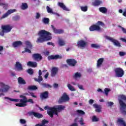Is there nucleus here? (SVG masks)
Masks as SVG:
<instances>
[{"label":"nucleus","instance_id":"obj_56","mask_svg":"<svg viewBox=\"0 0 126 126\" xmlns=\"http://www.w3.org/2000/svg\"><path fill=\"white\" fill-rule=\"evenodd\" d=\"M30 95L33 98H37V96L35 95L34 93H30Z\"/></svg>","mask_w":126,"mask_h":126},{"label":"nucleus","instance_id":"obj_26","mask_svg":"<svg viewBox=\"0 0 126 126\" xmlns=\"http://www.w3.org/2000/svg\"><path fill=\"white\" fill-rule=\"evenodd\" d=\"M18 82L19 84H21L22 85H25V84H26V81L25 80L23 79V78L20 77L18 78Z\"/></svg>","mask_w":126,"mask_h":126},{"label":"nucleus","instance_id":"obj_12","mask_svg":"<svg viewBox=\"0 0 126 126\" xmlns=\"http://www.w3.org/2000/svg\"><path fill=\"white\" fill-rule=\"evenodd\" d=\"M77 46L79 48H85L87 46V42L83 40H80L77 42Z\"/></svg>","mask_w":126,"mask_h":126},{"label":"nucleus","instance_id":"obj_27","mask_svg":"<svg viewBox=\"0 0 126 126\" xmlns=\"http://www.w3.org/2000/svg\"><path fill=\"white\" fill-rule=\"evenodd\" d=\"M8 89H9V86L8 85H3L0 90L1 92H7V91H8Z\"/></svg>","mask_w":126,"mask_h":126},{"label":"nucleus","instance_id":"obj_6","mask_svg":"<svg viewBox=\"0 0 126 126\" xmlns=\"http://www.w3.org/2000/svg\"><path fill=\"white\" fill-rule=\"evenodd\" d=\"M105 38L106 39H107V40H109V41L112 42L114 44V46H116V47H118L119 48H120V47H122V46L121 45V43L117 40H116L114 38L108 36H105Z\"/></svg>","mask_w":126,"mask_h":126},{"label":"nucleus","instance_id":"obj_51","mask_svg":"<svg viewBox=\"0 0 126 126\" xmlns=\"http://www.w3.org/2000/svg\"><path fill=\"white\" fill-rule=\"evenodd\" d=\"M99 119L95 116H94L93 117V122H98Z\"/></svg>","mask_w":126,"mask_h":126},{"label":"nucleus","instance_id":"obj_20","mask_svg":"<svg viewBox=\"0 0 126 126\" xmlns=\"http://www.w3.org/2000/svg\"><path fill=\"white\" fill-rule=\"evenodd\" d=\"M117 123L119 124V126H126V123L125 120H124V118H118Z\"/></svg>","mask_w":126,"mask_h":126},{"label":"nucleus","instance_id":"obj_1","mask_svg":"<svg viewBox=\"0 0 126 126\" xmlns=\"http://www.w3.org/2000/svg\"><path fill=\"white\" fill-rule=\"evenodd\" d=\"M38 35L39 37L36 41L37 44L44 43V42H47V41H50V40L53 39L52 33L45 30H42L38 32Z\"/></svg>","mask_w":126,"mask_h":126},{"label":"nucleus","instance_id":"obj_34","mask_svg":"<svg viewBox=\"0 0 126 126\" xmlns=\"http://www.w3.org/2000/svg\"><path fill=\"white\" fill-rule=\"evenodd\" d=\"M21 8L23 10H25V9H27L28 8V4L27 3H22L21 6Z\"/></svg>","mask_w":126,"mask_h":126},{"label":"nucleus","instance_id":"obj_47","mask_svg":"<svg viewBox=\"0 0 126 126\" xmlns=\"http://www.w3.org/2000/svg\"><path fill=\"white\" fill-rule=\"evenodd\" d=\"M74 77L75 78H78L79 77H81V74L78 72H76L74 75Z\"/></svg>","mask_w":126,"mask_h":126},{"label":"nucleus","instance_id":"obj_14","mask_svg":"<svg viewBox=\"0 0 126 126\" xmlns=\"http://www.w3.org/2000/svg\"><path fill=\"white\" fill-rule=\"evenodd\" d=\"M59 72V68L56 67H53L51 70V76L52 77H55L57 75L58 72Z\"/></svg>","mask_w":126,"mask_h":126},{"label":"nucleus","instance_id":"obj_18","mask_svg":"<svg viewBox=\"0 0 126 126\" xmlns=\"http://www.w3.org/2000/svg\"><path fill=\"white\" fill-rule=\"evenodd\" d=\"M51 27L53 29V31L54 33H55V34H63V30H58L55 28L54 25H52Z\"/></svg>","mask_w":126,"mask_h":126},{"label":"nucleus","instance_id":"obj_60","mask_svg":"<svg viewBox=\"0 0 126 126\" xmlns=\"http://www.w3.org/2000/svg\"><path fill=\"white\" fill-rule=\"evenodd\" d=\"M122 114L124 115V116H126V110L125 109H123L122 112H121Z\"/></svg>","mask_w":126,"mask_h":126},{"label":"nucleus","instance_id":"obj_55","mask_svg":"<svg viewBox=\"0 0 126 126\" xmlns=\"http://www.w3.org/2000/svg\"><path fill=\"white\" fill-rule=\"evenodd\" d=\"M78 87L81 90H84V89L83 88V86L78 84Z\"/></svg>","mask_w":126,"mask_h":126},{"label":"nucleus","instance_id":"obj_39","mask_svg":"<svg viewBox=\"0 0 126 126\" xmlns=\"http://www.w3.org/2000/svg\"><path fill=\"white\" fill-rule=\"evenodd\" d=\"M80 9L81 10H82V11H83L84 12H86V11H87V10H88V6H81L80 7Z\"/></svg>","mask_w":126,"mask_h":126},{"label":"nucleus","instance_id":"obj_21","mask_svg":"<svg viewBox=\"0 0 126 126\" xmlns=\"http://www.w3.org/2000/svg\"><path fill=\"white\" fill-rule=\"evenodd\" d=\"M15 66L18 71H22V70H23L22 64L19 62H16Z\"/></svg>","mask_w":126,"mask_h":126},{"label":"nucleus","instance_id":"obj_41","mask_svg":"<svg viewBox=\"0 0 126 126\" xmlns=\"http://www.w3.org/2000/svg\"><path fill=\"white\" fill-rule=\"evenodd\" d=\"M42 22L44 24H48L50 22V19L48 18H44L42 19Z\"/></svg>","mask_w":126,"mask_h":126},{"label":"nucleus","instance_id":"obj_25","mask_svg":"<svg viewBox=\"0 0 126 126\" xmlns=\"http://www.w3.org/2000/svg\"><path fill=\"white\" fill-rule=\"evenodd\" d=\"M21 45H22V42L21 41H15L12 44V46L14 48H17V47H19Z\"/></svg>","mask_w":126,"mask_h":126},{"label":"nucleus","instance_id":"obj_11","mask_svg":"<svg viewBox=\"0 0 126 126\" xmlns=\"http://www.w3.org/2000/svg\"><path fill=\"white\" fill-rule=\"evenodd\" d=\"M115 73L117 77H123L124 74V70L121 68H117L115 69Z\"/></svg>","mask_w":126,"mask_h":126},{"label":"nucleus","instance_id":"obj_53","mask_svg":"<svg viewBox=\"0 0 126 126\" xmlns=\"http://www.w3.org/2000/svg\"><path fill=\"white\" fill-rule=\"evenodd\" d=\"M20 123L22 125H24L26 124V121L24 119H20Z\"/></svg>","mask_w":126,"mask_h":126},{"label":"nucleus","instance_id":"obj_3","mask_svg":"<svg viewBox=\"0 0 126 126\" xmlns=\"http://www.w3.org/2000/svg\"><path fill=\"white\" fill-rule=\"evenodd\" d=\"M100 26H105V24L101 21H98L96 25H93L89 28L90 31H100L101 30Z\"/></svg>","mask_w":126,"mask_h":126},{"label":"nucleus","instance_id":"obj_19","mask_svg":"<svg viewBox=\"0 0 126 126\" xmlns=\"http://www.w3.org/2000/svg\"><path fill=\"white\" fill-rule=\"evenodd\" d=\"M48 60H58V59H59L60 60L63 59V57L62 56H60L59 55H51L48 56Z\"/></svg>","mask_w":126,"mask_h":126},{"label":"nucleus","instance_id":"obj_36","mask_svg":"<svg viewBox=\"0 0 126 126\" xmlns=\"http://www.w3.org/2000/svg\"><path fill=\"white\" fill-rule=\"evenodd\" d=\"M21 17L20 16L17 15L15 16H13L12 18L13 21H19L20 20Z\"/></svg>","mask_w":126,"mask_h":126},{"label":"nucleus","instance_id":"obj_24","mask_svg":"<svg viewBox=\"0 0 126 126\" xmlns=\"http://www.w3.org/2000/svg\"><path fill=\"white\" fill-rule=\"evenodd\" d=\"M103 63H104V59L103 58H99L97 61V67H100V66H102V64H103Z\"/></svg>","mask_w":126,"mask_h":126},{"label":"nucleus","instance_id":"obj_13","mask_svg":"<svg viewBox=\"0 0 126 126\" xmlns=\"http://www.w3.org/2000/svg\"><path fill=\"white\" fill-rule=\"evenodd\" d=\"M29 114L30 116H34L35 118H37V119H42V118H43V115L34 111L29 112Z\"/></svg>","mask_w":126,"mask_h":126},{"label":"nucleus","instance_id":"obj_7","mask_svg":"<svg viewBox=\"0 0 126 126\" xmlns=\"http://www.w3.org/2000/svg\"><path fill=\"white\" fill-rule=\"evenodd\" d=\"M69 101V97L66 94V93H64L62 97L59 99V103H63V102H67Z\"/></svg>","mask_w":126,"mask_h":126},{"label":"nucleus","instance_id":"obj_62","mask_svg":"<svg viewBox=\"0 0 126 126\" xmlns=\"http://www.w3.org/2000/svg\"><path fill=\"white\" fill-rule=\"evenodd\" d=\"M44 55H45V56H49V55H50V52L48 51H45L44 52Z\"/></svg>","mask_w":126,"mask_h":126},{"label":"nucleus","instance_id":"obj_32","mask_svg":"<svg viewBox=\"0 0 126 126\" xmlns=\"http://www.w3.org/2000/svg\"><path fill=\"white\" fill-rule=\"evenodd\" d=\"M102 3V1L99 0H95L94 2H93V5L94 6H98Z\"/></svg>","mask_w":126,"mask_h":126},{"label":"nucleus","instance_id":"obj_8","mask_svg":"<svg viewBox=\"0 0 126 126\" xmlns=\"http://www.w3.org/2000/svg\"><path fill=\"white\" fill-rule=\"evenodd\" d=\"M66 62L69 66H75L77 63V61L74 59H67Z\"/></svg>","mask_w":126,"mask_h":126},{"label":"nucleus","instance_id":"obj_45","mask_svg":"<svg viewBox=\"0 0 126 126\" xmlns=\"http://www.w3.org/2000/svg\"><path fill=\"white\" fill-rule=\"evenodd\" d=\"M59 44L61 46H64L65 45V43H64V41L62 39H60L59 40Z\"/></svg>","mask_w":126,"mask_h":126},{"label":"nucleus","instance_id":"obj_52","mask_svg":"<svg viewBox=\"0 0 126 126\" xmlns=\"http://www.w3.org/2000/svg\"><path fill=\"white\" fill-rule=\"evenodd\" d=\"M31 103V104H34V101L32 98H30L27 100V103Z\"/></svg>","mask_w":126,"mask_h":126},{"label":"nucleus","instance_id":"obj_46","mask_svg":"<svg viewBox=\"0 0 126 126\" xmlns=\"http://www.w3.org/2000/svg\"><path fill=\"white\" fill-rule=\"evenodd\" d=\"M27 72L31 75H32L34 73V70L32 68H30L28 69Z\"/></svg>","mask_w":126,"mask_h":126},{"label":"nucleus","instance_id":"obj_2","mask_svg":"<svg viewBox=\"0 0 126 126\" xmlns=\"http://www.w3.org/2000/svg\"><path fill=\"white\" fill-rule=\"evenodd\" d=\"M65 107L63 105H57L52 107H49L48 106L44 107L45 110H47V113L49 115L50 118H54V115H56L57 117H59V113L63 110H64Z\"/></svg>","mask_w":126,"mask_h":126},{"label":"nucleus","instance_id":"obj_57","mask_svg":"<svg viewBox=\"0 0 126 126\" xmlns=\"http://www.w3.org/2000/svg\"><path fill=\"white\" fill-rule=\"evenodd\" d=\"M40 16H41V15H40V13H36V15L35 17L36 19H39L40 18Z\"/></svg>","mask_w":126,"mask_h":126},{"label":"nucleus","instance_id":"obj_37","mask_svg":"<svg viewBox=\"0 0 126 126\" xmlns=\"http://www.w3.org/2000/svg\"><path fill=\"white\" fill-rule=\"evenodd\" d=\"M38 87L36 86H29L28 87V90H37Z\"/></svg>","mask_w":126,"mask_h":126},{"label":"nucleus","instance_id":"obj_59","mask_svg":"<svg viewBox=\"0 0 126 126\" xmlns=\"http://www.w3.org/2000/svg\"><path fill=\"white\" fill-rule=\"evenodd\" d=\"M107 104L109 107H111V106H113V105H114V103L112 101L107 102Z\"/></svg>","mask_w":126,"mask_h":126},{"label":"nucleus","instance_id":"obj_54","mask_svg":"<svg viewBox=\"0 0 126 126\" xmlns=\"http://www.w3.org/2000/svg\"><path fill=\"white\" fill-rule=\"evenodd\" d=\"M119 55H120V57H124V56H126V52H120Z\"/></svg>","mask_w":126,"mask_h":126},{"label":"nucleus","instance_id":"obj_64","mask_svg":"<svg viewBox=\"0 0 126 126\" xmlns=\"http://www.w3.org/2000/svg\"><path fill=\"white\" fill-rule=\"evenodd\" d=\"M122 30L125 34H126V30L124 28H122Z\"/></svg>","mask_w":126,"mask_h":126},{"label":"nucleus","instance_id":"obj_63","mask_svg":"<svg viewBox=\"0 0 126 126\" xmlns=\"http://www.w3.org/2000/svg\"><path fill=\"white\" fill-rule=\"evenodd\" d=\"M15 75H16V74H15V72H12L11 73V76H12L13 77H14L15 76Z\"/></svg>","mask_w":126,"mask_h":126},{"label":"nucleus","instance_id":"obj_38","mask_svg":"<svg viewBox=\"0 0 126 126\" xmlns=\"http://www.w3.org/2000/svg\"><path fill=\"white\" fill-rule=\"evenodd\" d=\"M4 99H7L8 100H10L11 102H19V99H15V98H11L8 97H5Z\"/></svg>","mask_w":126,"mask_h":126},{"label":"nucleus","instance_id":"obj_15","mask_svg":"<svg viewBox=\"0 0 126 126\" xmlns=\"http://www.w3.org/2000/svg\"><path fill=\"white\" fill-rule=\"evenodd\" d=\"M19 103H16L15 105L17 107H25L27 106L26 104L27 101L23 99H19Z\"/></svg>","mask_w":126,"mask_h":126},{"label":"nucleus","instance_id":"obj_58","mask_svg":"<svg viewBox=\"0 0 126 126\" xmlns=\"http://www.w3.org/2000/svg\"><path fill=\"white\" fill-rule=\"evenodd\" d=\"M47 45H48V46H53V47H54L55 46V44H54V43L53 42H47Z\"/></svg>","mask_w":126,"mask_h":126},{"label":"nucleus","instance_id":"obj_42","mask_svg":"<svg viewBox=\"0 0 126 126\" xmlns=\"http://www.w3.org/2000/svg\"><path fill=\"white\" fill-rule=\"evenodd\" d=\"M111 91V90L109 88H106L104 89V94L106 95V96H108L109 95V92Z\"/></svg>","mask_w":126,"mask_h":126},{"label":"nucleus","instance_id":"obj_28","mask_svg":"<svg viewBox=\"0 0 126 126\" xmlns=\"http://www.w3.org/2000/svg\"><path fill=\"white\" fill-rule=\"evenodd\" d=\"M46 124H49V121L44 119L42 121L41 124H36L35 126H48L45 125Z\"/></svg>","mask_w":126,"mask_h":126},{"label":"nucleus","instance_id":"obj_50","mask_svg":"<svg viewBox=\"0 0 126 126\" xmlns=\"http://www.w3.org/2000/svg\"><path fill=\"white\" fill-rule=\"evenodd\" d=\"M120 98H121V99H122V100H123L124 101H126V95H125L124 94H122L121 95H120Z\"/></svg>","mask_w":126,"mask_h":126},{"label":"nucleus","instance_id":"obj_61","mask_svg":"<svg viewBox=\"0 0 126 126\" xmlns=\"http://www.w3.org/2000/svg\"><path fill=\"white\" fill-rule=\"evenodd\" d=\"M89 104H90V105H92V104H93V103H94V100L91 99L89 100Z\"/></svg>","mask_w":126,"mask_h":126},{"label":"nucleus","instance_id":"obj_40","mask_svg":"<svg viewBox=\"0 0 126 126\" xmlns=\"http://www.w3.org/2000/svg\"><path fill=\"white\" fill-rule=\"evenodd\" d=\"M46 10H47V11L48 13H52V14H55V12H54L53 11V9H52V8H51L50 7H49V6H46Z\"/></svg>","mask_w":126,"mask_h":126},{"label":"nucleus","instance_id":"obj_49","mask_svg":"<svg viewBox=\"0 0 126 126\" xmlns=\"http://www.w3.org/2000/svg\"><path fill=\"white\" fill-rule=\"evenodd\" d=\"M79 123L81 126H83L84 125V120H83V118H81Z\"/></svg>","mask_w":126,"mask_h":126},{"label":"nucleus","instance_id":"obj_43","mask_svg":"<svg viewBox=\"0 0 126 126\" xmlns=\"http://www.w3.org/2000/svg\"><path fill=\"white\" fill-rule=\"evenodd\" d=\"M67 87H68V89L69 90H70V91H75V89H74V88L72 86H71V85H70L69 84H68Z\"/></svg>","mask_w":126,"mask_h":126},{"label":"nucleus","instance_id":"obj_17","mask_svg":"<svg viewBox=\"0 0 126 126\" xmlns=\"http://www.w3.org/2000/svg\"><path fill=\"white\" fill-rule=\"evenodd\" d=\"M49 98V92L45 91L42 93L40 94V99L41 100H44V99H48Z\"/></svg>","mask_w":126,"mask_h":126},{"label":"nucleus","instance_id":"obj_31","mask_svg":"<svg viewBox=\"0 0 126 126\" xmlns=\"http://www.w3.org/2000/svg\"><path fill=\"white\" fill-rule=\"evenodd\" d=\"M119 104L120 106L122 107V109L126 108V104L124 102V101L122 99L119 100Z\"/></svg>","mask_w":126,"mask_h":126},{"label":"nucleus","instance_id":"obj_10","mask_svg":"<svg viewBox=\"0 0 126 126\" xmlns=\"http://www.w3.org/2000/svg\"><path fill=\"white\" fill-rule=\"evenodd\" d=\"M32 58L33 60L34 61H37V62L42 61V60H43V57H42V55L39 53H35L32 54Z\"/></svg>","mask_w":126,"mask_h":126},{"label":"nucleus","instance_id":"obj_4","mask_svg":"<svg viewBox=\"0 0 126 126\" xmlns=\"http://www.w3.org/2000/svg\"><path fill=\"white\" fill-rule=\"evenodd\" d=\"M1 28L2 31L0 32L1 36H3L4 35V32L8 33V32H10L12 29V28H11L9 25L2 26Z\"/></svg>","mask_w":126,"mask_h":126},{"label":"nucleus","instance_id":"obj_29","mask_svg":"<svg viewBox=\"0 0 126 126\" xmlns=\"http://www.w3.org/2000/svg\"><path fill=\"white\" fill-rule=\"evenodd\" d=\"M58 5L61 7V8H63V10H66V11H68V9L66 8L65 6V5L63 4V3L62 2H59Z\"/></svg>","mask_w":126,"mask_h":126},{"label":"nucleus","instance_id":"obj_30","mask_svg":"<svg viewBox=\"0 0 126 126\" xmlns=\"http://www.w3.org/2000/svg\"><path fill=\"white\" fill-rule=\"evenodd\" d=\"M99 10L100 12L104 13V14L107 13V11H108V9L105 7H101L99 8Z\"/></svg>","mask_w":126,"mask_h":126},{"label":"nucleus","instance_id":"obj_9","mask_svg":"<svg viewBox=\"0 0 126 126\" xmlns=\"http://www.w3.org/2000/svg\"><path fill=\"white\" fill-rule=\"evenodd\" d=\"M17 10L15 9H10L8 10L5 14H4L2 17H1V19H3V18H6L7 17L8 15H10L12 13H14V12H16Z\"/></svg>","mask_w":126,"mask_h":126},{"label":"nucleus","instance_id":"obj_16","mask_svg":"<svg viewBox=\"0 0 126 126\" xmlns=\"http://www.w3.org/2000/svg\"><path fill=\"white\" fill-rule=\"evenodd\" d=\"M38 78H34V80L38 82V83H41V81H43V77H42V71L41 70H39L38 71Z\"/></svg>","mask_w":126,"mask_h":126},{"label":"nucleus","instance_id":"obj_23","mask_svg":"<svg viewBox=\"0 0 126 126\" xmlns=\"http://www.w3.org/2000/svg\"><path fill=\"white\" fill-rule=\"evenodd\" d=\"M28 66H31V67H37L38 64L35 62L29 61L27 63Z\"/></svg>","mask_w":126,"mask_h":126},{"label":"nucleus","instance_id":"obj_48","mask_svg":"<svg viewBox=\"0 0 126 126\" xmlns=\"http://www.w3.org/2000/svg\"><path fill=\"white\" fill-rule=\"evenodd\" d=\"M77 113H78L79 115H85V112H84V111L83 110H77Z\"/></svg>","mask_w":126,"mask_h":126},{"label":"nucleus","instance_id":"obj_33","mask_svg":"<svg viewBox=\"0 0 126 126\" xmlns=\"http://www.w3.org/2000/svg\"><path fill=\"white\" fill-rule=\"evenodd\" d=\"M0 6H2L5 10L8 8V4L6 3L0 2Z\"/></svg>","mask_w":126,"mask_h":126},{"label":"nucleus","instance_id":"obj_22","mask_svg":"<svg viewBox=\"0 0 126 126\" xmlns=\"http://www.w3.org/2000/svg\"><path fill=\"white\" fill-rule=\"evenodd\" d=\"M93 106L95 108V112H96V113H101V110L102 109L101 105H98L97 103H94Z\"/></svg>","mask_w":126,"mask_h":126},{"label":"nucleus","instance_id":"obj_35","mask_svg":"<svg viewBox=\"0 0 126 126\" xmlns=\"http://www.w3.org/2000/svg\"><path fill=\"white\" fill-rule=\"evenodd\" d=\"M40 85L43 87V88H52V86L47 83H41Z\"/></svg>","mask_w":126,"mask_h":126},{"label":"nucleus","instance_id":"obj_5","mask_svg":"<svg viewBox=\"0 0 126 126\" xmlns=\"http://www.w3.org/2000/svg\"><path fill=\"white\" fill-rule=\"evenodd\" d=\"M25 43L26 46H27V48H25V52H26V53H29V54H32V52H31V50H32V48L33 47L32 43H31L29 41H25Z\"/></svg>","mask_w":126,"mask_h":126},{"label":"nucleus","instance_id":"obj_44","mask_svg":"<svg viewBox=\"0 0 126 126\" xmlns=\"http://www.w3.org/2000/svg\"><path fill=\"white\" fill-rule=\"evenodd\" d=\"M91 47L93 48L94 49H99L100 45H97L96 44H92Z\"/></svg>","mask_w":126,"mask_h":126}]
</instances>
